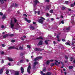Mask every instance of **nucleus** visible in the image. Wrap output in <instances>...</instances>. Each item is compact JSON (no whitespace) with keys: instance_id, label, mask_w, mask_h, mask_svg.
Here are the masks:
<instances>
[{"instance_id":"nucleus-1","label":"nucleus","mask_w":75,"mask_h":75,"mask_svg":"<svg viewBox=\"0 0 75 75\" xmlns=\"http://www.w3.org/2000/svg\"><path fill=\"white\" fill-rule=\"evenodd\" d=\"M8 50H11V49H15V50H18V48L16 47H15V46H11L9 47H8Z\"/></svg>"},{"instance_id":"nucleus-2","label":"nucleus","mask_w":75,"mask_h":75,"mask_svg":"<svg viewBox=\"0 0 75 75\" xmlns=\"http://www.w3.org/2000/svg\"><path fill=\"white\" fill-rule=\"evenodd\" d=\"M10 25L11 28H13L14 27V24L13 23V21L11 19V20Z\"/></svg>"},{"instance_id":"nucleus-3","label":"nucleus","mask_w":75,"mask_h":75,"mask_svg":"<svg viewBox=\"0 0 75 75\" xmlns=\"http://www.w3.org/2000/svg\"><path fill=\"white\" fill-rule=\"evenodd\" d=\"M33 2L34 3L33 6L35 7L37 4V3H39V1L37 0H35V1H33Z\"/></svg>"},{"instance_id":"nucleus-4","label":"nucleus","mask_w":75,"mask_h":75,"mask_svg":"<svg viewBox=\"0 0 75 75\" xmlns=\"http://www.w3.org/2000/svg\"><path fill=\"white\" fill-rule=\"evenodd\" d=\"M44 50V49H41V48H36L35 49V51H42V50Z\"/></svg>"},{"instance_id":"nucleus-5","label":"nucleus","mask_w":75,"mask_h":75,"mask_svg":"<svg viewBox=\"0 0 75 75\" xmlns=\"http://www.w3.org/2000/svg\"><path fill=\"white\" fill-rule=\"evenodd\" d=\"M42 58V57H36L35 59H33V61H37L38 60V59H41V58Z\"/></svg>"},{"instance_id":"nucleus-6","label":"nucleus","mask_w":75,"mask_h":75,"mask_svg":"<svg viewBox=\"0 0 75 75\" xmlns=\"http://www.w3.org/2000/svg\"><path fill=\"white\" fill-rule=\"evenodd\" d=\"M42 42H43L42 41L40 40L38 44H37L38 46H39V45H42Z\"/></svg>"},{"instance_id":"nucleus-7","label":"nucleus","mask_w":75,"mask_h":75,"mask_svg":"<svg viewBox=\"0 0 75 75\" xmlns=\"http://www.w3.org/2000/svg\"><path fill=\"white\" fill-rule=\"evenodd\" d=\"M51 7V5H49L48 6H47L46 7L45 11H46L47 10H50V8Z\"/></svg>"},{"instance_id":"nucleus-8","label":"nucleus","mask_w":75,"mask_h":75,"mask_svg":"<svg viewBox=\"0 0 75 75\" xmlns=\"http://www.w3.org/2000/svg\"><path fill=\"white\" fill-rule=\"evenodd\" d=\"M38 21L39 23H41V24H42V23H44V20L41 19H39Z\"/></svg>"},{"instance_id":"nucleus-9","label":"nucleus","mask_w":75,"mask_h":75,"mask_svg":"<svg viewBox=\"0 0 75 75\" xmlns=\"http://www.w3.org/2000/svg\"><path fill=\"white\" fill-rule=\"evenodd\" d=\"M21 74H23V73H24V68L23 67H21Z\"/></svg>"},{"instance_id":"nucleus-10","label":"nucleus","mask_w":75,"mask_h":75,"mask_svg":"<svg viewBox=\"0 0 75 75\" xmlns=\"http://www.w3.org/2000/svg\"><path fill=\"white\" fill-rule=\"evenodd\" d=\"M14 75H19V71H16L15 72Z\"/></svg>"},{"instance_id":"nucleus-11","label":"nucleus","mask_w":75,"mask_h":75,"mask_svg":"<svg viewBox=\"0 0 75 75\" xmlns=\"http://www.w3.org/2000/svg\"><path fill=\"white\" fill-rule=\"evenodd\" d=\"M55 64L56 65H58V64H57L56 62L54 63H54H52L51 64V65L52 67H53V66H54Z\"/></svg>"},{"instance_id":"nucleus-12","label":"nucleus","mask_w":75,"mask_h":75,"mask_svg":"<svg viewBox=\"0 0 75 75\" xmlns=\"http://www.w3.org/2000/svg\"><path fill=\"white\" fill-rule=\"evenodd\" d=\"M30 30H33L34 29V27L31 25L30 26Z\"/></svg>"},{"instance_id":"nucleus-13","label":"nucleus","mask_w":75,"mask_h":75,"mask_svg":"<svg viewBox=\"0 0 75 75\" xmlns=\"http://www.w3.org/2000/svg\"><path fill=\"white\" fill-rule=\"evenodd\" d=\"M3 72V69H0V74L1 75Z\"/></svg>"},{"instance_id":"nucleus-14","label":"nucleus","mask_w":75,"mask_h":75,"mask_svg":"<svg viewBox=\"0 0 75 75\" xmlns=\"http://www.w3.org/2000/svg\"><path fill=\"white\" fill-rule=\"evenodd\" d=\"M36 39L37 40H43V38H42V37L40 36V37H39L38 38H36Z\"/></svg>"},{"instance_id":"nucleus-15","label":"nucleus","mask_w":75,"mask_h":75,"mask_svg":"<svg viewBox=\"0 0 75 75\" xmlns=\"http://www.w3.org/2000/svg\"><path fill=\"white\" fill-rule=\"evenodd\" d=\"M46 75H52V72H47L46 74Z\"/></svg>"},{"instance_id":"nucleus-16","label":"nucleus","mask_w":75,"mask_h":75,"mask_svg":"<svg viewBox=\"0 0 75 75\" xmlns=\"http://www.w3.org/2000/svg\"><path fill=\"white\" fill-rule=\"evenodd\" d=\"M48 41H49V40H45V43L46 44H48Z\"/></svg>"},{"instance_id":"nucleus-17","label":"nucleus","mask_w":75,"mask_h":75,"mask_svg":"<svg viewBox=\"0 0 75 75\" xmlns=\"http://www.w3.org/2000/svg\"><path fill=\"white\" fill-rule=\"evenodd\" d=\"M50 60H47V62H46V64H47V65H49L50 64Z\"/></svg>"},{"instance_id":"nucleus-18","label":"nucleus","mask_w":75,"mask_h":75,"mask_svg":"<svg viewBox=\"0 0 75 75\" xmlns=\"http://www.w3.org/2000/svg\"><path fill=\"white\" fill-rule=\"evenodd\" d=\"M33 64L34 65H35V66H36V65H37V64H38V62L36 61Z\"/></svg>"},{"instance_id":"nucleus-19","label":"nucleus","mask_w":75,"mask_h":75,"mask_svg":"<svg viewBox=\"0 0 75 75\" xmlns=\"http://www.w3.org/2000/svg\"><path fill=\"white\" fill-rule=\"evenodd\" d=\"M8 34H6L5 35H4L3 38H6L7 37H8Z\"/></svg>"},{"instance_id":"nucleus-20","label":"nucleus","mask_w":75,"mask_h":75,"mask_svg":"<svg viewBox=\"0 0 75 75\" xmlns=\"http://www.w3.org/2000/svg\"><path fill=\"white\" fill-rule=\"evenodd\" d=\"M30 69H31V66L30 65H29L28 66V67L27 68V69L28 70H30Z\"/></svg>"},{"instance_id":"nucleus-21","label":"nucleus","mask_w":75,"mask_h":75,"mask_svg":"<svg viewBox=\"0 0 75 75\" xmlns=\"http://www.w3.org/2000/svg\"><path fill=\"white\" fill-rule=\"evenodd\" d=\"M0 1L1 2V4H3L4 3V0H0Z\"/></svg>"},{"instance_id":"nucleus-22","label":"nucleus","mask_w":75,"mask_h":75,"mask_svg":"<svg viewBox=\"0 0 75 75\" xmlns=\"http://www.w3.org/2000/svg\"><path fill=\"white\" fill-rule=\"evenodd\" d=\"M36 66H35V65H33V69H34V70H35V69H36V67H35Z\"/></svg>"},{"instance_id":"nucleus-23","label":"nucleus","mask_w":75,"mask_h":75,"mask_svg":"<svg viewBox=\"0 0 75 75\" xmlns=\"http://www.w3.org/2000/svg\"><path fill=\"white\" fill-rule=\"evenodd\" d=\"M69 68L70 69H71L73 68V66H70L69 67Z\"/></svg>"},{"instance_id":"nucleus-24","label":"nucleus","mask_w":75,"mask_h":75,"mask_svg":"<svg viewBox=\"0 0 75 75\" xmlns=\"http://www.w3.org/2000/svg\"><path fill=\"white\" fill-rule=\"evenodd\" d=\"M8 59L9 61H13V60L12 59L8 58Z\"/></svg>"},{"instance_id":"nucleus-25","label":"nucleus","mask_w":75,"mask_h":75,"mask_svg":"<svg viewBox=\"0 0 75 75\" xmlns=\"http://www.w3.org/2000/svg\"><path fill=\"white\" fill-rule=\"evenodd\" d=\"M43 69L44 72H45L46 71V67H44L43 68Z\"/></svg>"},{"instance_id":"nucleus-26","label":"nucleus","mask_w":75,"mask_h":75,"mask_svg":"<svg viewBox=\"0 0 75 75\" xmlns=\"http://www.w3.org/2000/svg\"><path fill=\"white\" fill-rule=\"evenodd\" d=\"M65 59H68V57L67 55L65 56Z\"/></svg>"},{"instance_id":"nucleus-27","label":"nucleus","mask_w":75,"mask_h":75,"mask_svg":"<svg viewBox=\"0 0 75 75\" xmlns=\"http://www.w3.org/2000/svg\"><path fill=\"white\" fill-rule=\"evenodd\" d=\"M66 44L67 45H69L70 46V45H71L70 44H69V42H67Z\"/></svg>"},{"instance_id":"nucleus-28","label":"nucleus","mask_w":75,"mask_h":75,"mask_svg":"<svg viewBox=\"0 0 75 75\" xmlns=\"http://www.w3.org/2000/svg\"><path fill=\"white\" fill-rule=\"evenodd\" d=\"M16 42V41H15V40H14L12 39L11 40V42Z\"/></svg>"},{"instance_id":"nucleus-29","label":"nucleus","mask_w":75,"mask_h":75,"mask_svg":"<svg viewBox=\"0 0 75 75\" xmlns=\"http://www.w3.org/2000/svg\"><path fill=\"white\" fill-rule=\"evenodd\" d=\"M19 49L20 50H23V47H21V46H20L19 47Z\"/></svg>"},{"instance_id":"nucleus-30","label":"nucleus","mask_w":75,"mask_h":75,"mask_svg":"<svg viewBox=\"0 0 75 75\" xmlns=\"http://www.w3.org/2000/svg\"><path fill=\"white\" fill-rule=\"evenodd\" d=\"M40 18L41 19H42V20H45V18H44V17L41 16L40 17Z\"/></svg>"},{"instance_id":"nucleus-31","label":"nucleus","mask_w":75,"mask_h":75,"mask_svg":"<svg viewBox=\"0 0 75 75\" xmlns=\"http://www.w3.org/2000/svg\"><path fill=\"white\" fill-rule=\"evenodd\" d=\"M70 30V27H69L68 28H67L66 29V30Z\"/></svg>"},{"instance_id":"nucleus-32","label":"nucleus","mask_w":75,"mask_h":75,"mask_svg":"<svg viewBox=\"0 0 75 75\" xmlns=\"http://www.w3.org/2000/svg\"><path fill=\"white\" fill-rule=\"evenodd\" d=\"M8 73H9V71H8V70H6V74H8Z\"/></svg>"},{"instance_id":"nucleus-33","label":"nucleus","mask_w":75,"mask_h":75,"mask_svg":"<svg viewBox=\"0 0 75 75\" xmlns=\"http://www.w3.org/2000/svg\"><path fill=\"white\" fill-rule=\"evenodd\" d=\"M30 70H28L27 69V71L28 72V73L30 74V73H31V72H30Z\"/></svg>"},{"instance_id":"nucleus-34","label":"nucleus","mask_w":75,"mask_h":75,"mask_svg":"<svg viewBox=\"0 0 75 75\" xmlns=\"http://www.w3.org/2000/svg\"><path fill=\"white\" fill-rule=\"evenodd\" d=\"M14 22L15 23H17V20H16V19H15L14 20Z\"/></svg>"},{"instance_id":"nucleus-35","label":"nucleus","mask_w":75,"mask_h":75,"mask_svg":"<svg viewBox=\"0 0 75 75\" xmlns=\"http://www.w3.org/2000/svg\"><path fill=\"white\" fill-rule=\"evenodd\" d=\"M50 13H53V10H50Z\"/></svg>"},{"instance_id":"nucleus-36","label":"nucleus","mask_w":75,"mask_h":75,"mask_svg":"<svg viewBox=\"0 0 75 75\" xmlns=\"http://www.w3.org/2000/svg\"><path fill=\"white\" fill-rule=\"evenodd\" d=\"M23 16H25L26 17H27V15L26 14L24 13L23 14Z\"/></svg>"},{"instance_id":"nucleus-37","label":"nucleus","mask_w":75,"mask_h":75,"mask_svg":"<svg viewBox=\"0 0 75 75\" xmlns=\"http://www.w3.org/2000/svg\"><path fill=\"white\" fill-rule=\"evenodd\" d=\"M45 2L47 3H49L50 2V0H45Z\"/></svg>"},{"instance_id":"nucleus-38","label":"nucleus","mask_w":75,"mask_h":75,"mask_svg":"<svg viewBox=\"0 0 75 75\" xmlns=\"http://www.w3.org/2000/svg\"><path fill=\"white\" fill-rule=\"evenodd\" d=\"M10 37H13V36H14V34H11L10 35H9Z\"/></svg>"},{"instance_id":"nucleus-39","label":"nucleus","mask_w":75,"mask_h":75,"mask_svg":"<svg viewBox=\"0 0 75 75\" xmlns=\"http://www.w3.org/2000/svg\"><path fill=\"white\" fill-rule=\"evenodd\" d=\"M23 55H24V53H21L20 54V55L21 56H23Z\"/></svg>"},{"instance_id":"nucleus-40","label":"nucleus","mask_w":75,"mask_h":75,"mask_svg":"<svg viewBox=\"0 0 75 75\" xmlns=\"http://www.w3.org/2000/svg\"><path fill=\"white\" fill-rule=\"evenodd\" d=\"M15 7H17V6H18V4H15Z\"/></svg>"},{"instance_id":"nucleus-41","label":"nucleus","mask_w":75,"mask_h":75,"mask_svg":"<svg viewBox=\"0 0 75 75\" xmlns=\"http://www.w3.org/2000/svg\"><path fill=\"white\" fill-rule=\"evenodd\" d=\"M27 47L28 48H31V47H30V46L29 45H27Z\"/></svg>"},{"instance_id":"nucleus-42","label":"nucleus","mask_w":75,"mask_h":75,"mask_svg":"<svg viewBox=\"0 0 75 75\" xmlns=\"http://www.w3.org/2000/svg\"><path fill=\"white\" fill-rule=\"evenodd\" d=\"M70 59H71L70 61L71 62L72 61V60L73 59V57H71Z\"/></svg>"},{"instance_id":"nucleus-43","label":"nucleus","mask_w":75,"mask_h":75,"mask_svg":"<svg viewBox=\"0 0 75 75\" xmlns=\"http://www.w3.org/2000/svg\"><path fill=\"white\" fill-rule=\"evenodd\" d=\"M20 63H23V60L22 59L20 61Z\"/></svg>"},{"instance_id":"nucleus-44","label":"nucleus","mask_w":75,"mask_h":75,"mask_svg":"<svg viewBox=\"0 0 75 75\" xmlns=\"http://www.w3.org/2000/svg\"><path fill=\"white\" fill-rule=\"evenodd\" d=\"M27 22L30 23L31 22V20H28L27 21Z\"/></svg>"},{"instance_id":"nucleus-45","label":"nucleus","mask_w":75,"mask_h":75,"mask_svg":"<svg viewBox=\"0 0 75 75\" xmlns=\"http://www.w3.org/2000/svg\"><path fill=\"white\" fill-rule=\"evenodd\" d=\"M4 27V25H2L1 27V28H3Z\"/></svg>"},{"instance_id":"nucleus-46","label":"nucleus","mask_w":75,"mask_h":75,"mask_svg":"<svg viewBox=\"0 0 75 75\" xmlns=\"http://www.w3.org/2000/svg\"><path fill=\"white\" fill-rule=\"evenodd\" d=\"M62 10H65V7H62Z\"/></svg>"},{"instance_id":"nucleus-47","label":"nucleus","mask_w":75,"mask_h":75,"mask_svg":"<svg viewBox=\"0 0 75 75\" xmlns=\"http://www.w3.org/2000/svg\"><path fill=\"white\" fill-rule=\"evenodd\" d=\"M62 41L63 42H64L65 41V39H62Z\"/></svg>"},{"instance_id":"nucleus-48","label":"nucleus","mask_w":75,"mask_h":75,"mask_svg":"<svg viewBox=\"0 0 75 75\" xmlns=\"http://www.w3.org/2000/svg\"><path fill=\"white\" fill-rule=\"evenodd\" d=\"M1 61H2V62H2V64H3L4 63V60H3V59H2Z\"/></svg>"},{"instance_id":"nucleus-49","label":"nucleus","mask_w":75,"mask_h":75,"mask_svg":"<svg viewBox=\"0 0 75 75\" xmlns=\"http://www.w3.org/2000/svg\"><path fill=\"white\" fill-rule=\"evenodd\" d=\"M0 16H3V13L1 12H0Z\"/></svg>"},{"instance_id":"nucleus-50","label":"nucleus","mask_w":75,"mask_h":75,"mask_svg":"<svg viewBox=\"0 0 75 75\" xmlns=\"http://www.w3.org/2000/svg\"><path fill=\"white\" fill-rule=\"evenodd\" d=\"M6 18V16L5 15H3V17H2V18Z\"/></svg>"},{"instance_id":"nucleus-51","label":"nucleus","mask_w":75,"mask_h":75,"mask_svg":"<svg viewBox=\"0 0 75 75\" xmlns=\"http://www.w3.org/2000/svg\"><path fill=\"white\" fill-rule=\"evenodd\" d=\"M40 11H39L38 12V15H40Z\"/></svg>"},{"instance_id":"nucleus-52","label":"nucleus","mask_w":75,"mask_h":75,"mask_svg":"<svg viewBox=\"0 0 75 75\" xmlns=\"http://www.w3.org/2000/svg\"><path fill=\"white\" fill-rule=\"evenodd\" d=\"M21 40H22V41H24V39L23 37H21Z\"/></svg>"},{"instance_id":"nucleus-53","label":"nucleus","mask_w":75,"mask_h":75,"mask_svg":"<svg viewBox=\"0 0 75 75\" xmlns=\"http://www.w3.org/2000/svg\"><path fill=\"white\" fill-rule=\"evenodd\" d=\"M61 23L62 24H64V21H61Z\"/></svg>"},{"instance_id":"nucleus-54","label":"nucleus","mask_w":75,"mask_h":75,"mask_svg":"<svg viewBox=\"0 0 75 75\" xmlns=\"http://www.w3.org/2000/svg\"><path fill=\"white\" fill-rule=\"evenodd\" d=\"M4 54V52L3 51H2L1 52V54L2 55H3Z\"/></svg>"},{"instance_id":"nucleus-55","label":"nucleus","mask_w":75,"mask_h":75,"mask_svg":"<svg viewBox=\"0 0 75 75\" xmlns=\"http://www.w3.org/2000/svg\"><path fill=\"white\" fill-rule=\"evenodd\" d=\"M74 6V4H72L71 5V7H73Z\"/></svg>"},{"instance_id":"nucleus-56","label":"nucleus","mask_w":75,"mask_h":75,"mask_svg":"<svg viewBox=\"0 0 75 75\" xmlns=\"http://www.w3.org/2000/svg\"><path fill=\"white\" fill-rule=\"evenodd\" d=\"M67 62H68V61L65 60V61H64V63L65 64L67 63Z\"/></svg>"},{"instance_id":"nucleus-57","label":"nucleus","mask_w":75,"mask_h":75,"mask_svg":"<svg viewBox=\"0 0 75 75\" xmlns=\"http://www.w3.org/2000/svg\"><path fill=\"white\" fill-rule=\"evenodd\" d=\"M65 3L66 4H67L68 3V1H66Z\"/></svg>"},{"instance_id":"nucleus-58","label":"nucleus","mask_w":75,"mask_h":75,"mask_svg":"<svg viewBox=\"0 0 75 75\" xmlns=\"http://www.w3.org/2000/svg\"><path fill=\"white\" fill-rule=\"evenodd\" d=\"M40 72H41V74H42V75L43 74H44V73H43V71H40Z\"/></svg>"},{"instance_id":"nucleus-59","label":"nucleus","mask_w":75,"mask_h":75,"mask_svg":"<svg viewBox=\"0 0 75 75\" xmlns=\"http://www.w3.org/2000/svg\"><path fill=\"white\" fill-rule=\"evenodd\" d=\"M1 45L3 47H5V45L4 44H2Z\"/></svg>"},{"instance_id":"nucleus-60","label":"nucleus","mask_w":75,"mask_h":75,"mask_svg":"<svg viewBox=\"0 0 75 75\" xmlns=\"http://www.w3.org/2000/svg\"><path fill=\"white\" fill-rule=\"evenodd\" d=\"M57 38V39H59V36H58V35H57V37H56Z\"/></svg>"},{"instance_id":"nucleus-61","label":"nucleus","mask_w":75,"mask_h":75,"mask_svg":"<svg viewBox=\"0 0 75 75\" xmlns=\"http://www.w3.org/2000/svg\"><path fill=\"white\" fill-rule=\"evenodd\" d=\"M68 10L69 11H71V9L70 8H68Z\"/></svg>"},{"instance_id":"nucleus-62","label":"nucleus","mask_w":75,"mask_h":75,"mask_svg":"<svg viewBox=\"0 0 75 75\" xmlns=\"http://www.w3.org/2000/svg\"><path fill=\"white\" fill-rule=\"evenodd\" d=\"M36 24V22H33V24Z\"/></svg>"},{"instance_id":"nucleus-63","label":"nucleus","mask_w":75,"mask_h":75,"mask_svg":"<svg viewBox=\"0 0 75 75\" xmlns=\"http://www.w3.org/2000/svg\"><path fill=\"white\" fill-rule=\"evenodd\" d=\"M53 43L54 44H56V42L55 41H53Z\"/></svg>"},{"instance_id":"nucleus-64","label":"nucleus","mask_w":75,"mask_h":75,"mask_svg":"<svg viewBox=\"0 0 75 75\" xmlns=\"http://www.w3.org/2000/svg\"><path fill=\"white\" fill-rule=\"evenodd\" d=\"M46 16H49V14H48V13H47Z\"/></svg>"}]
</instances>
